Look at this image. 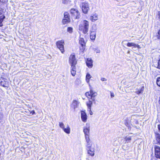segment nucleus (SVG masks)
<instances>
[{"instance_id": "aec40b11", "label": "nucleus", "mask_w": 160, "mask_h": 160, "mask_svg": "<svg viewBox=\"0 0 160 160\" xmlns=\"http://www.w3.org/2000/svg\"><path fill=\"white\" fill-rule=\"evenodd\" d=\"M144 87H142L140 89H137V91L136 92V93L138 94H139L140 93H142L144 91Z\"/></svg>"}, {"instance_id": "a211bd4d", "label": "nucleus", "mask_w": 160, "mask_h": 160, "mask_svg": "<svg viewBox=\"0 0 160 160\" xmlns=\"http://www.w3.org/2000/svg\"><path fill=\"white\" fill-rule=\"evenodd\" d=\"M90 38L92 40H94L96 38V32H90Z\"/></svg>"}, {"instance_id": "b1692460", "label": "nucleus", "mask_w": 160, "mask_h": 160, "mask_svg": "<svg viewBox=\"0 0 160 160\" xmlns=\"http://www.w3.org/2000/svg\"><path fill=\"white\" fill-rule=\"evenodd\" d=\"M70 19L63 18L62 20V23L63 24L68 23L70 22Z\"/></svg>"}, {"instance_id": "0eeeda50", "label": "nucleus", "mask_w": 160, "mask_h": 160, "mask_svg": "<svg viewBox=\"0 0 160 160\" xmlns=\"http://www.w3.org/2000/svg\"><path fill=\"white\" fill-rule=\"evenodd\" d=\"M69 62L70 65H76L77 61L75 58V55L74 54H72L69 57Z\"/></svg>"}, {"instance_id": "2f4dec72", "label": "nucleus", "mask_w": 160, "mask_h": 160, "mask_svg": "<svg viewBox=\"0 0 160 160\" xmlns=\"http://www.w3.org/2000/svg\"><path fill=\"white\" fill-rule=\"evenodd\" d=\"M73 28L71 27H68L67 29V31L70 33H72V32Z\"/></svg>"}, {"instance_id": "39448f33", "label": "nucleus", "mask_w": 160, "mask_h": 160, "mask_svg": "<svg viewBox=\"0 0 160 160\" xmlns=\"http://www.w3.org/2000/svg\"><path fill=\"white\" fill-rule=\"evenodd\" d=\"M56 45L58 48L59 49L61 52L63 53L64 52V40H62L58 41L56 43Z\"/></svg>"}, {"instance_id": "ea45409f", "label": "nucleus", "mask_w": 160, "mask_h": 160, "mask_svg": "<svg viewBox=\"0 0 160 160\" xmlns=\"http://www.w3.org/2000/svg\"><path fill=\"white\" fill-rule=\"evenodd\" d=\"M2 8H0V15H2Z\"/></svg>"}, {"instance_id": "7ed1b4c3", "label": "nucleus", "mask_w": 160, "mask_h": 160, "mask_svg": "<svg viewBox=\"0 0 160 160\" xmlns=\"http://www.w3.org/2000/svg\"><path fill=\"white\" fill-rule=\"evenodd\" d=\"M86 142V147L88 154L91 156H93L94 155L95 149L94 147H92V142L90 141Z\"/></svg>"}, {"instance_id": "e433bc0d", "label": "nucleus", "mask_w": 160, "mask_h": 160, "mask_svg": "<svg viewBox=\"0 0 160 160\" xmlns=\"http://www.w3.org/2000/svg\"><path fill=\"white\" fill-rule=\"evenodd\" d=\"M88 110L89 111L90 115H92L93 112L92 111L91 109H88Z\"/></svg>"}, {"instance_id": "72a5a7b5", "label": "nucleus", "mask_w": 160, "mask_h": 160, "mask_svg": "<svg viewBox=\"0 0 160 160\" xmlns=\"http://www.w3.org/2000/svg\"><path fill=\"white\" fill-rule=\"evenodd\" d=\"M71 73L72 76H75L76 73V71L75 70L72 71L71 70Z\"/></svg>"}, {"instance_id": "c756f323", "label": "nucleus", "mask_w": 160, "mask_h": 160, "mask_svg": "<svg viewBox=\"0 0 160 160\" xmlns=\"http://www.w3.org/2000/svg\"><path fill=\"white\" fill-rule=\"evenodd\" d=\"M157 84L160 87V77H158L157 79Z\"/></svg>"}, {"instance_id": "f3484780", "label": "nucleus", "mask_w": 160, "mask_h": 160, "mask_svg": "<svg viewBox=\"0 0 160 160\" xmlns=\"http://www.w3.org/2000/svg\"><path fill=\"white\" fill-rule=\"evenodd\" d=\"M132 139V136L127 135L124 138V141L125 143H128L130 142Z\"/></svg>"}, {"instance_id": "ddd939ff", "label": "nucleus", "mask_w": 160, "mask_h": 160, "mask_svg": "<svg viewBox=\"0 0 160 160\" xmlns=\"http://www.w3.org/2000/svg\"><path fill=\"white\" fill-rule=\"evenodd\" d=\"M79 43L82 47V49H84L86 45V43L84 39L83 38H80L79 41Z\"/></svg>"}, {"instance_id": "f03ea898", "label": "nucleus", "mask_w": 160, "mask_h": 160, "mask_svg": "<svg viewBox=\"0 0 160 160\" xmlns=\"http://www.w3.org/2000/svg\"><path fill=\"white\" fill-rule=\"evenodd\" d=\"M90 126L89 123H87L83 127V132L84 133L86 142L91 141L90 138Z\"/></svg>"}, {"instance_id": "473e14b6", "label": "nucleus", "mask_w": 160, "mask_h": 160, "mask_svg": "<svg viewBox=\"0 0 160 160\" xmlns=\"http://www.w3.org/2000/svg\"><path fill=\"white\" fill-rule=\"evenodd\" d=\"M69 2V0H62V2L64 4H67Z\"/></svg>"}, {"instance_id": "4be33fe9", "label": "nucleus", "mask_w": 160, "mask_h": 160, "mask_svg": "<svg viewBox=\"0 0 160 160\" xmlns=\"http://www.w3.org/2000/svg\"><path fill=\"white\" fill-rule=\"evenodd\" d=\"M97 28V25L96 24H93L92 27V28L90 29V32H96Z\"/></svg>"}, {"instance_id": "7c9ffc66", "label": "nucleus", "mask_w": 160, "mask_h": 160, "mask_svg": "<svg viewBox=\"0 0 160 160\" xmlns=\"http://www.w3.org/2000/svg\"><path fill=\"white\" fill-rule=\"evenodd\" d=\"M71 67V70L72 71H76V65H70Z\"/></svg>"}, {"instance_id": "c85d7f7f", "label": "nucleus", "mask_w": 160, "mask_h": 160, "mask_svg": "<svg viewBox=\"0 0 160 160\" xmlns=\"http://www.w3.org/2000/svg\"><path fill=\"white\" fill-rule=\"evenodd\" d=\"M59 127L62 129V130L63 129H64V128H64V124L62 122H59Z\"/></svg>"}, {"instance_id": "393cba45", "label": "nucleus", "mask_w": 160, "mask_h": 160, "mask_svg": "<svg viewBox=\"0 0 160 160\" xmlns=\"http://www.w3.org/2000/svg\"><path fill=\"white\" fill-rule=\"evenodd\" d=\"M5 16L3 15L0 16V27L2 25V22L3 21V20Z\"/></svg>"}, {"instance_id": "f257e3e1", "label": "nucleus", "mask_w": 160, "mask_h": 160, "mask_svg": "<svg viewBox=\"0 0 160 160\" xmlns=\"http://www.w3.org/2000/svg\"><path fill=\"white\" fill-rule=\"evenodd\" d=\"M89 23L88 21L84 20L82 23L79 25V30L84 34H86L88 30Z\"/></svg>"}, {"instance_id": "cd10ccee", "label": "nucleus", "mask_w": 160, "mask_h": 160, "mask_svg": "<svg viewBox=\"0 0 160 160\" xmlns=\"http://www.w3.org/2000/svg\"><path fill=\"white\" fill-rule=\"evenodd\" d=\"M156 138L158 143L160 144V135L159 134H157Z\"/></svg>"}, {"instance_id": "1a4fd4ad", "label": "nucleus", "mask_w": 160, "mask_h": 160, "mask_svg": "<svg viewBox=\"0 0 160 160\" xmlns=\"http://www.w3.org/2000/svg\"><path fill=\"white\" fill-rule=\"evenodd\" d=\"M85 94L87 97L90 96L91 98H94L97 95V93L92 90H90L89 92H86Z\"/></svg>"}, {"instance_id": "f704fd0d", "label": "nucleus", "mask_w": 160, "mask_h": 160, "mask_svg": "<svg viewBox=\"0 0 160 160\" xmlns=\"http://www.w3.org/2000/svg\"><path fill=\"white\" fill-rule=\"evenodd\" d=\"M157 68H158L160 69V58L158 61V66Z\"/></svg>"}, {"instance_id": "f8f14e48", "label": "nucleus", "mask_w": 160, "mask_h": 160, "mask_svg": "<svg viewBox=\"0 0 160 160\" xmlns=\"http://www.w3.org/2000/svg\"><path fill=\"white\" fill-rule=\"evenodd\" d=\"M0 84L3 87H8V82L7 79L2 78L0 81Z\"/></svg>"}, {"instance_id": "412c9836", "label": "nucleus", "mask_w": 160, "mask_h": 160, "mask_svg": "<svg viewBox=\"0 0 160 160\" xmlns=\"http://www.w3.org/2000/svg\"><path fill=\"white\" fill-rule=\"evenodd\" d=\"M86 104L88 107V109H91V107L92 104V102L91 100H89L87 102Z\"/></svg>"}, {"instance_id": "5701e85b", "label": "nucleus", "mask_w": 160, "mask_h": 160, "mask_svg": "<svg viewBox=\"0 0 160 160\" xmlns=\"http://www.w3.org/2000/svg\"><path fill=\"white\" fill-rule=\"evenodd\" d=\"M92 77L89 73H87L86 76V81L87 83H89V80Z\"/></svg>"}, {"instance_id": "4468645a", "label": "nucleus", "mask_w": 160, "mask_h": 160, "mask_svg": "<svg viewBox=\"0 0 160 160\" xmlns=\"http://www.w3.org/2000/svg\"><path fill=\"white\" fill-rule=\"evenodd\" d=\"M98 16L97 14H93L90 17V19L92 22H95L98 19Z\"/></svg>"}, {"instance_id": "c03bdc74", "label": "nucleus", "mask_w": 160, "mask_h": 160, "mask_svg": "<svg viewBox=\"0 0 160 160\" xmlns=\"http://www.w3.org/2000/svg\"><path fill=\"white\" fill-rule=\"evenodd\" d=\"M118 139H119V140H118V141H119V140L121 141V140H122V139H121V138H118Z\"/></svg>"}, {"instance_id": "9b49d317", "label": "nucleus", "mask_w": 160, "mask_h": 160, "mask_svg": "<svg viewBox=\"0 0 160 160\" xmlns=\"http://www.w3.org/2000/svg\"><path fill=\"white\" fill-rule=\"evenodd\" d=\"M81 118L83 122H86L87 121V116L86 113L84 111H81Z\"/></svg>"}, {"instance_id": "a18cd8bd", "label": "nucleus", "mask_w": 160, "mask_h": 160, "mask_svg": "<svg viewBox=\"0 0 160 160\" xmlns=\"http://www.w3.org/2000/svg\"><path fill=\"white\" fill-rule=\"evenodd\" d=\"M159 102L160 104V97L159 98Z\"/></svg>"}, {"instance_id": "37998d69", "label": "nucleus", "mask_w": 160, "mask_h": 160, "mask_svg": "<svg viewBox=\"0 0 160 160\" xmlns=\"http://www.w3.org/2000/svg\"><path fill=\"white\" fill-rule=\"evenodd\" d=\"M92 100V101H94L95 100V98H91Z\"/></svg>"}, {"instance_id": "79ce46f5", "label": "nucleus", "mask_w": 160, "mask_h": 160, "mask_svg": "<svg viewBox=\"0 0 160 160\" xmlns=\"http://www.w3.org/2000/svg\"><path fill=\"white\" fill-rule=\"evenodd\" d=\"M158 130L160 131V125H158Z\"/></svg>"}, {"instance_id": "49530a36", "label": "nucleus", "mask_w": 160, "mask_h": 160, "mask_svg": "<svg viewBox=\"0 0 160 160\" xmlns=\"http://www.w3.org/2000/svg\"><path fill=\"white\" fill-rule=\"evenodd\" d=\"M1 0H0V2H1Z\"/></svg>"}, {"instance_id": "423d86ee", "label": "nucleus", "mask_w": 160, "mask_h": 160, "mask_svg": "<svg viewBox=\"0 0 160 160\" xmlns=\"http://www.w3.org/2000/svg\"><path fill=\"white\" fill-rule=\"evenodd\" d=\"M89 9V4L88 2H85L82 3V10L84 13H87Z\"/></svg>"}, {"instance_id": "a878e982", "label": "nucleus", "mask_w": 160, "mask_h": 160, "mask_svg": "<svg viewBox=\"0 0 160 160\" xmlns=\"http://www.w3.org/2000/svg\"><path fill=\"white\" fill-rule=\"evenodd\" d=\"M92 50L97 53H99L100 52V49L98 47L93 48Z\"/></svg>"}, {"instance_id": "dca6fc26", "label": "nucleus", "mask_w": 160, "mask_h": 160, "mask_svg": "<svg viewBox=\"0 0 160 160\" xmlns=\"http://www.w3.org/2000/svg\"><path fill=\"white\" fill-rule=\"evenodd\" d=\"M127 45L129 47L133 46L134 47L137 48H140L139 45L138 44H136L133 42L128 43L127 44Z\"/></svg>"}, {"instance_id": "58836bf2", "label": "nucleus", "mask_w": 160, "mask_h": 160, "mask_svg": "<svg viewBox=\"0 0 160 160\" xmlns=\"http://www.w3.org/2000/svg\"><path fill=\"white\" fill-rule=\"evenodd\" d=\"M101 80L102 81H106L107 80V79L105 78H101Z\"/></svg>"}, {"instance_id": "c9c22d12", "label": "nucleus", "mask_w": 160, "mask_h": 160, "mask_svg": "<svg viewBox=\"0 0 160 160\" xmlns=\"http://www.w3.org/2000/svg\"><path fill=\"white\" fill-rule=\"evenodd\" d=\"M158 38L160 39V30L158 32V34L157 35Z\"/></svg>"}, {"instance_id": "6ab92c4d", "label": "nucleus", "mask_w": 160, "mask_h": 160, "mask_svg": "<svg viewBox=\"0 0 160 160\" xmlns=\"http://www.w3.org/2000/svg\"><path fill=\"white\" fill-rule=\"evenodd\" d=\"M63 130L67 134H69L70 132V128L68 125H67L66 128H64Z\"/></svg>"}, {"instance_id": "bb28decb", "label": "nucleus", "mask_w": 160, "mask_h": 160, "mask_svg": "<svg viewBox=\"0 0 160 160\" xmlns=\"http://www.w3.org/2000/svg\"><path fill=\"white\" fill-rule=\"evenodd\" d=\"M64 18L70 19L69 15L68 12H66L64 13Z\"/></svg>"}, {"instance_id": "a19ab883", "label": "nucleus", "mask_w": 160, "mask_h": 160, "mask_svg": "<svg viewBox=\"0 0 160 160\" xmlns=\"http://www.w3.org/2000/svg\"><path fill=\"white\" fill-rule=\"evenodd\" d=\"M31 113H32V114H33L34 113H35V112L33 110H32V111L31 112Z\"/></svg>"}, {"instance_id": "9d476101", "label": "nucleus", "mask_w": 160, "mask_h": 160, "mask_svg": "<svg viewBox=\"0 0 160 160\" xmlns=\"http://www.w3.org/2000/svg\"><path fill=\"white\" fill-rule=\"evenodd\" d=\"M93 61L91 58H88L87 59L86 61V63L87 66L90 68H91L92 67Z\"/></svg>"}, {"instance_id": "6e6552de", "label": "nucleus", "mask_w": 160, "mask_h": 160, "mask_svg": "<svg viewBox=\"0 0 160 160\" xmlns=\"http://www.w3.org/2000/svg\"><path fill=\"white\" fill-rule=\"evenodd\" d=\"M155 154L156 157L160 158V147L155 145L154 147Z\"/></svg>"}, {"instance_id": "4c0bfd02", "label": "nucleus", "mask_w": 160, "mask_h": 160, "mask_svg": "<svg viewBox=\"0 0 160 160\" xmlns=\"http://www.w3.org/2000/svg\"><path fill=\"white\" fill-rule=\"evenodd\" d=\"M110 96L111 97L113 98L114 97V94L113 92H111Z\"/></svg>"}, {"instance_id": "2eb2a0df", "label": "nucleus", "mask_w": 160, "mask_h": 160, "mask_svg": "<svg viewBox=\"0 0 160 160\" xmlns=\"http://www.w3.org/2000/svg\"><path fill=\"white\" fill-rule=\"evenodd\" d=\"M79 104V102L76 100H73L71 105V107L74 109L77 108Z\"/></svg>"}, {"instance_id": "20e7f679", "label": "nucleus", "mask_w": 160, "mask_h": 160, "mask_svg": "<svg viewBox=\"0 0 160 160\" xmlns=\"http://www.w3.org/2000/svg\"><path fill=\"white\" fill-rule=\"evenodd\" d=\"M70 13L72 17L75 19H78L80 17L79 12L76 9H71L70 10Z\"/></svg>"}]
</instances>
